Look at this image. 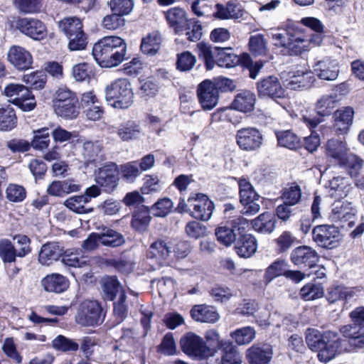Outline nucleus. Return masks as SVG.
<instances>
[{
	"mask_svg": "<svg viewBox=\"0 0 364 364\" xmlns=\"http://www.w3.org/2000/svg\"><path fill=\"white\" fill-rule=\"evenodd\" d=\"M302 25L321 33L323 26L320 20L314 17L303 18L301 22L288 19L282 29L272 33L276 46L283 47L290 55H299L304 50V35Z\"/></svg>",
	"mask_w": 364,
	"mask_h": 364,
	"instance_id": "nucleus-1",
	"label": "nucleus"
},
{
	"mask_svg": "<svg viewBox=\"0 0 364 364\" xmlns=\"http://www.w3.org/2000/svg\"><path fill=\"white\" fill-rule=\"evenodd\" d=\"M306 343L309 349L318 353V360L324 363L348 351L347 339L340 338L337 332L331 331H320L309 328L306 331Z\"/></svg>",
	"mask_w": 364,
	"mask_h": 364,
	"instance_id": "nucleus-2",
	"label": "nucleus"
},
{
	"mask_svg": "<svg viewBox=\"0 0 364 364\" xmlns=\"http://www.w3.org/2000/svg\"><path fill=\"white\" fill-rule=\"evenodd\" d=\"M127 43L119 36H107L98 40L93 46L92 54L101 68L118 66L128 58Z\"/></svg>",
	"mask_w": 364,
	"mask_h": 364,
	"instance_id": "nucleus-3",
	"label": "nucleus"
},
{
	"mask_svg": "<svg viewBox=\"0 0 364 364\" xmlns=\"http://www.w3.org/2000/svg\"><path fill=\"white\" fill-rule=\"evenodd\" d=\"M55 113L61 118L72 120L80 114V102L75 92L67 87L59 88L53 100Z\"/></svg>",
	"mask_w": 364,
	"mask_h": 364,
	"instance_id": "nucleus-4",
	"label": "nucleus"
},
{
	"mask_svg": "<svg viewBox=\"0 0 364 364\" xmlns=\"http://www.w3.org/2000/svg\"><path fill=\"white\" fill-rule=\"evenodd\" d=\"M351 323L343 326L341 333L347 339L348 350L350 347H364V306L354 309L350 314Z\"/></svg>",
	"mask_w": 364,
	"mask_h": 364,
	"instance_id": "nucleus-5",
	"label": "nucleus"
},
{
	"mask_svg": "<svg viewBox=\"0 0 364 364\" xmlns=\"http://www.w3.org/2000/svg\"><path fill=\"white\" fill-rule=\"evenodd\" d=\"M133 97L131 84L126 78L114 80L105 90V99L114 108H128L133 102Z\"/></svg>",
	"mask_w": 364,
	"mask_h": 364,
	"instance_id": "nucleus-6",
	"label": "nucleus"
},
{
	"mask_svg": "<svg viewBox=\"0 0 364 364\" xmlns=\"http://www.w3.org/2000/svg\"><path fill=\"white\" fill-rule=\"evenodd\" d=\"M105 316L106 312L98 301L87 300L80 304L75 321L82 326L95 327L104 322Z\"/></svg>",
	"mask_w": 364,
	"mask_h": 364,
	"instance_id": "nucleus-7",
	"label": "nucleus"
},
{
	"mask_svg": "<svg viewBox=\"0 0 364 364\" xmlns=\"http://www.w3.org/2000/svg\"><path fill=\"white\" fill-rule=\"evenodd\" d=\"M238 186L240 202L242 205L241 213L242 215L248 216L255 215L260 210V196L246 178H240Z\"/></svg>",
	"mask_w": 364,
	"mask_h": 364,
	"instance_id": "nucleus-8",
	"label": "nucleus"
},
{
	"mask_svg": "<svg viewBox=\"0 0 364 364\" xmlns=\"http://www.w3.org/2000/svg\"><path fill=\"white\" fill-rule=\"evenodd\" d=\"M248 226V220L243 217L232 220L229 225L218 226L215 231L217 240L222 245L229 247L235 242L240 232Z\"/></svg>",
	"mask_w": 364,
	"mask_h": 364,
	"instance_id": "nucleus-9",
	"label": "nucleus"
},
{
	"mask_svg": "<svg viewBox=\"0 0 364 364\" xmlns=\"http://www.w3.org/2000/svg\"><path fill=\"white\" fill-rule=\"evenodd\" d=\"M312 237L318 246L331 250L339 245L340 231L333 225H317L312 230Z\"/></svg>",
	"mask_w": 364,
	"mask_h": 364,
	"instance_id": "nucleus-10",
	"label": "nucleus"
},
{
	"mask_svg": "<svg viewBox=\"0 0 364 364\" xmlns=\"http://www.w3.org/2000/svg\"><path fill=\"white\" fill-rule=\"evenodd\" d=\"M188 205L191 208L190 215L202 221H208L210 219L215 209V205L208 196L203 193H197L196 197H189Z\"/></svg>",
	"mask_w": 364,
	"mask_h": 364,
	"instance_id": "nucleus-11",
	"label": "nucleus"
},
{
	"mask_svg": "<svg viewBox=\"0 0 364 364\" xmlns=\"http://www.w3.org/2000/svg\"><path fill=\"white\" fill-rule=\"evenodd\" d=\"M236 142L240 149L246 151H254L259 149L263 141L262 132L255 127L240 129L236 133Z\"/></svg>",
	"mask_w": 364,
	"mask_h": 364,
	"instance_id": "nucleus-12",
	"label": "nucleus"
},
{
	"mask_svg": "<svg viewBox=\"0 0 364 364\" xmlns=\"http://www.w3.org/2000/svg\"><path fill=\"white\" fill-rule=\"evenodd\" d=\"M119 173L117 165L114 162H109L98 169L95 181L105 192L110 193L118 186Z\"/></svg>",
	"mask_w": 364,
	"mask_h": 364,
	"instance_id": "nucleus-13",
	"label": "nucleus"
},
{
	"mask_svg": "<svg viewBox=\"0 0 364 364\" xmlns=\"http://www.w3.org/2000/svg\"><path fill=\"white\" fill-rule=\"evenodd\" d=\"M180 346L182 351L190 357L198 359L208 358L205 341L193 332L186 333L181 337Z\"/></svg>",
	"mask_w": 364,
	"mask_h": 364,
	"instance_id": "nucleus-14",
	"label": "nucleus"
},
{
	"mask_svg": "<svg viewBox=\"0 0 364 364\" xmlns=\"http://www.w3.org/2000/svg\"><path fill=\"white\" fill-rule=\"evenodd\" d=\"M258 97L261 99H282L285 97V90L282 86L279 79L269 75L257 82Z\"/></svg>",
	"mask_w": 364,
	"mask_h": 364,
	"instance_id": "nucleus-15",
	"label": "nucleus"
},
{
	"mask_svg": "<svg viewBox=\"0 0 364 364\" xmlns=\"http://www.w3.org/2000/svg\"><path fill=\"white\" fill-rule=\"evenodd\" d=\"M291 262L300 268L313 269L317 267L319 255L312 247L301 245L294 248L290 255Z\"/></svg>",
	"mask_w": 364,
	"mask_h": 364,
	"instance_id": "nucleus-16",
	"label": "nucleus"
},
{
	"mask_svg": "<svg viewBox=\"0 0 364 364\" xmlns=\"http://www.w3.org/2000/svg\"><path fill=\"white\" fill-rule=\"evenodd\" d=\"M333 104L334 100L331 97H323L316 103V115L310 114L302 117L304 122L311 132L322 122L323 117L329 116L333 113Z\"/></svg>",
	"mask_w": 364,
	"mask_h": 364,
	"instance_id": "nucleus-17",
	"label": "nucleus"
},
{
	"mask_svg": "<svg viewBox=\"0 0 364 364\" xmlns=\"http://www.w3.org/2000/svg\"><path fill=\"white\" fill-rule=\"evenodd\" d=\"M197 96L204 110H211L218 103L219 94L210 80H205L198 85Z\"/></svg>",
	"mask_w": 364,
	"mask_h": 364,
	"instance_id": "nucleus-18",
	"label": "nucleus"
},
{
	"mask_svg": "<svg viewBox=\"0 0 364 364\" xmlns=\"http://www.w3.org/2000/svg\"><path fill=\"white\" fill-rule=\"evenodd\" d=\"M17 28L19 31L35 41H41L47 36L46 26L38 19L23 18L18 21Z\"/></svg>",
	"mask_w": 364,
	"mask_h": 364,
	"instance_id": "nucleus-19",
	"label": "nucleus"
},
{
	"mask_svg": "<svg viewBox=\"0 0 364 364\" xmlns=\"http://www.w3.org/2000/svg\"><path fill=\"white\" fill-rule=\"evenodd\" d=\"M7 58L9 63L18 70H28L33 64L31 53L19 46H13L9 48Z\"/></svg>",
	"mask_w": 364,
	"mask_h": 364,
	"instance_id": "nucleus-20",
	"label": "nucleus"
},
{
	"mask_svg": "<svg viewBox=\"0 0 364 364\" xmlns=\"http://www.w3.org/2000/svg\"><path fill=\"white\" fill-rule=\"evenodd\" d=\"M234 248L240 257L249 258L257 251V240L252 234L247 233L245 228L238 235Z\"/></svg>",
	"mask_w": 364,
	"mask_h": 364,
	"instance_id": "nucleus-21",
	"label": "nucleus"
},
{
	"mask_svg": "<svg viewBox=\"0 0 364 364\" xmlns=\"http://www.w3.org/2000/svg\"><path fill=\"white\" fill-rule=\"evenodd\" d=\"M216 11L214 16L219 19H235L245 18L247 13L244 10L242 5L235 1H228L226 4H217Z\"/></svg>",
	"mask_w": 364,
	"mask_h": 364,
	"instance_id": "nucleus-22",
	"label": "nucleus"
},
{
	"mask_svg": "<svg viewBox=\"0 0 364 364\" xmlns=\"http://www.w3.org/2000/svg\"><path fill=\"white\" fill-rule=\"evenodd\" d=\"M314 70L320 79L328 81L335 80L339 73L338 63L336 60L326 58L315 63Z\"/></svg>",
	"mask_w": 364,
	"mask_h": 364,
	"instance_id": "nucleus-23",
	"label": "nucleus"
},
{
	"mask_svg": "<svg viewBox=\"0 0 364 364\" xmlns=\"http://www.w3.org/2000/svg\"><path fill=\"white\" fill-rule=\"evenodd\" d=\"M64 253V247L58 242H50L42 245L38 261L42 265L48 266L54 261H58Z\"/></svg>",
	"mask_w": 364,
	"mask_h": 364,
	"instance_id": "nucleus-24",
	"label": "nucleus"
},
{
	"mask_svg": "<svg viewBox=\"0 0 364 364\" xmlns=\"http://www.w3.org/2000/svg\"><path fill=\"white\" fill-rule=\"evenodd\" d=\"M28 249L20 248L18 250L9 239L0 240V258L4 265L16 262L18 257L23 258L27 255Z\"/></svg>",
	"mask_w": 364,
	"mask_h": 364,
	"instance_id": "nucleus-25",
	"label": "nucleus"
},
{
	"mask_svg": "<svg viewBox=\"0 0 364 364\" xmlns=\"http://www.w3.org/2000/svg\"><path fill=\"white\" fill-rule=\"evenodd\" d=\"M151 209L144 205H136L132 214L131 226L136 232H145L151 220Z\"/></svg>",
	"mask_w": 364,
	"mask_h": 364,
	"instance_id": "nucleus-26",
	"label": "nucleus"
},
{
	"mask_svg": "<svg viewBox=\"0 0 364 364\" xmlns=\"http://www.w3.org/2000/svg\"><path fill=\"white\" fill-rule=\"evenodd\" d=\"M69 281L63 275L58 273L47 274L41 280V285L48 292L60 294L69 287Z\"/></svg>",
	"mask_w": 364,
	"mask_h": 364,
	"instance_id": "nucleus-27",
	"label": "nucleus"
},
{
	"mask_svg": "<svg viewBox=\"0 0 364 364\" xmlns=\"http://www.w3.org/2000/svg\"><path fill=\"white\" fill-rule=\"evenodd\" d=\"M190 314L194 321L201 323H215L220 318L215 308L206 304L194 305Z\"/></svg>",
	"mask_w": 364,
	"mask_h": 364,
	"instance_id": "nucleus-28",
	"label": "nucleus"
},
{
	"mask_svg": "<svg viewBox=\"0 0 364 364\" xmlns=\"http://www.w3.org/2000/svg\"><path fill=\"white\" fill-rule=\"evenodd\" d=\"M215 65L220 68H231L239 65L240 58L232 52L230 47H214Z\"/></svg>",
	"mask_w": 364,
	"mask_h": 364,
	"instance_id": "nucleus-29",
	"label": "nucleus"
},
{
	"mask_svg": "<svg viewBox=\"0 0 364 364\" xmlns=\"http://www.w3.org/2000/svg\"><path fill=\"white\" fill-rule=\"evenodd\" d=\"M356 210L348 201H336L333 204L330 218L333 222L350 221L355 215Z\"/></svg>",
	"mask_w": 364,
	"mask_h": 364,
	"instance_id": "nucleus-30",
	"label": "nucleus"
},
{
	"mask_svg": "<svg viewBox=\"0 0 364 364\" xmlns=\"http://www.w3.org/2000/svg\"><path fill=\"white\" fill-rule=\"evenodd\" d=\"M255 95L250 90H244L235 95L231 107L242 112H250L255 108Z\"/></svg>",
	"mask_w": 364,
	"mask_h": 364,
	"instance_id": "nucleus-31",
	"label": "nucleus"
},
{
	"mask_svg": "<svg viewBox=\"0 0 364 364\" xmlns=\"http://www.w3.org/2000/svg\"><path fill=\"white\" fill-rule=\"evenodd\" d=\"M272 358L270 348L252 346L246 351V358L249 364H269Z\"/></svg>",
	"mask_w": 364,
	"mask_h": 364,
	"instance_id": "nucleus-32",
	"label": "nucleus"
},
{
	"mask_svg": "<svg viewBox=\"0 0 364 364\" xmlns=\"http://www.w3.org/2000/svg\"><path fill=\"white\" fill-rule=\"evenodd\" d=\"M278 145L290 150H297L302 146L301 138L293 131L280 130L275 132Z\"/></svg>",
	"mask_w": 364,
	"mask_h": 364,
	"instance_id": "nucleus-33",
	"label": "nucleus"
},
{
	"mask_svg": "<svg viewBox=\"0 0 364 364\" xmlns=\"http://www.w3.org/2000/svg\"><path fill=\"white\" fill-rule=\"evenodd\" d=\"M100 230L102 245L116 248L125 244L126 239L122 233L107 226H102Z\"/></svg>",
	"mask_w": 364,
	"mask_h": 364,
	"instance_id": "nucleus-34",
	"label": "nucleus"
},
{
	"mask_svg": "<svg viewBox=\"0 0 364 364\" xmlns=\"http://www.w3.org/2000/svg\"><path fill=\"white\" fill-rule=\"evenodd\" d=\"M326 154L334 163L338 164L348 154L346 144L340 139H328L326 144Z\"/></svg>",
	"mask_w": 364,
	"mask_h": 364,
	"instance_id": "nucleus-35",
	"label": "nucleus"
},
{
	"mask_svg": "<svg viewBox=\"0 0 364 364\" xmlns=\"http://www.w3.org/2000/svg\"><path fill=\"white\" fill-rule=\"evenodd\" d=\"M88 203L82 194L73 196L63 202L65 207L79 215L88 214L94 211L92 207L87 205Z\"/></svg>",
	"mask_w": 364,
	"mask_h": 364,
	"instance_id": "nucleus-36",
	"label": "nucleus"
},
{
	"mask_svg": "<svg viewBox=\"0 0 364 364\" xmlns=\"http://www.w3.org/2000/svg\"><path fill=\"white\" fill-rule=\"evenodd\" d=\"M289 79L287 81V87L290 90H296L306 89L310 87L311 75L310 73L301 70L289 72Z\"/></svg>",
	"mask_w": 364,
	"mask_h": 364,
	"instance_id": "nucleus-37",
	"label": "nucleus"
},
{
	"mask_svg": "<svg viewBox=\"0 0 364 364\" xmlns=\"http://www.w3.org/2000/svg\"><path fill=\"white\" fill-rule=\"evenodd\" d=\"M168 23L174 27L177 33L182 32L183 26L188 21L186 16V11L179 7L169 9L164 13Z\"/></svg>",
	"mask_w": 364,
	"mask_h": 364,
	"instance_id": "nucleus-38",
	"label": "nucleus"
},
{
	"mask_svg": "<svg viewBox=\"0 0 364 364\" xmlns=\"http://www.w3.org/2000/svg\"><path fill=\"white\" fill-rule=\"evenodd\" d=\"M17 117L10 105L0 106V130L9 132L16 127Z\"/></svg>",
	"mask_w": 364,
	"mask_h": 364,
	"instance_id": "nucleus-39",
	"label": "nucleus"
},
{
	"mask_svg": "<svg viewBox=\"0 0 364 364\" xmlns=\"http://www.w3.org/2000/svg\"><path fill=\"white\" fill-rule=\"evenodd\" d=\"M276 220L268 212L260 214L252 221L253 228L261 233H271L275 229Z\"/></svg>",
	"mask_w": 364,
	"mask_h": 364,
	"instance_id": "nucleus-40",
	"label": "nucleus"
},
{
	"mask_svg": "<svg viewBox=\"0 0 364 364\" xmlns=\"http://www.w3.org/2000/svg\"><path fill=\"white\" fill-rule=\"evenodd\" d=\"M196 47L198 58L203 61L205 69L207 70H213L215 65L214 47L204 41L198 43Z\"/></svg>",
	"mask_w": 364,
	"mask_h": 364,
	"instance_id": "nucleus-41",
	"label": "nucleus"
},
{
	"mask_svg": "<svg viewBox=\"0 0 364 364\" xmlns=\"http://www.w3.org/2000/svg\"><path fill=\"white\" fill-rule=\"evenodd\" d=\"M104 298L114 301L120 291L124 290L116 276L107 277L102 279V284Z\"/></svg>",
	"mask_w": 364,
	"mask_h": 364,
	"instance_id": "nucleus-42",
	"label": "nucleus"
},
{
	"mask_svg": "<svg viewBox=\"0 0 364 364\" xmlns=\"http://www.w3.org/2000/svg\"><path fill=\"white\" fill-rule=\"evenodd\" d=\"M287 262L284 259H277L266 269L263 277L264 283L267 285L273 279L279 277L284 276L287 271Z\"/></svg>",
	"mask_w": 364,
	"mask_h": 364,
	"instance_id": "nucleus-43",
	"label": "nucleus"
},
{
	"mask_svg": "<svg viewBox=\"0 0 364 364\" xmlns=\"http://www.w3.org/2000/svg\"><path fill=\"white\" fill-rule=\"evenodd\" d=\"M52 346L58 351L68 353L78 350L80 344L76 340L60 334L52 341Z\"/></svg>",
	"mask_w": 364,
	"mask_h": 364,
	"instance_id": "nucleus-44",
	"label": "nucleus"
},
{
	"mask_svg": "<svg viewBox=\"0 0 364 364\" xmlns=\"http://www.w3.org/2000/svg\"><path fill=\"white\" fill-rule=\"evenodd\" d=\"M274 242L277 253L284 254L287 252L295 244H297L299 240L291 232L284 231L274 240Z\"/></svg>",
	"mask_w": 364,
	"mask_h": 364,
	"instance_id": "nucleus-45",
	"label": "nucleus"
},
{
	"mask_svg": "<svg viewBox=\"0 0 364 364\" xmlns=\"http://www.w3.org/2000/svg\"><path fill=\"white\" fill-rule=\"evenodd\" d=\"M58 27L66 37L83 31L82 21L75 16H70L63 18L59 22Z\"/></svg>",
	"mask_w": 364,
	"mask_h": 364,
	"instance_id": "nucleus-46",
	"label": "nucleus"
},
{
	"mask_svg": "<svg viewBox=\"0 0 364 364\" xmlns=\"http://www.w3.org/2000/svg\"><path fill=\"white\" fill-rule=\"evenodd\" d=\"M340 167L346 169L351 178L357 177L363 166L361 159L353 154H347L342 161L337 164Z\"/></svg>",
	"mask_w": 364,
	"mask_h": 364,
	"instance_id": "nucleus-47",
	"label": "nucleus"
},
{
	"mask_svg": "<svg viewBox=\"0 0 364 364\" xmlns=\"http://www.w3.org/2000/svg\"><path fill=\"white\" fill-rule=\"evenodd\" d=\"M161 38L159 33H152L142 38L140 49L146 55H154L159 50Z\"/></svg>",
	"mask_w": 364,
	"mask_h": 364,
	"instance_id": "nucleus-48",
	"label": "nucleus"
},
{
	"mask_svg": "<svg viewBox=\"0 0 364 364\" xmlns=\"http://www.w3.org/2000/svg\"><path fill=\"white\" fill-rule=\"evenodd\" d=\"M12 103L23 112H31L36 107V101L32 92L27 89L19 97H15Z\"/></svg>",
	"mask_w": 364,
	"mask_h": 364,
	"instance_id": "nucleus-49",
	"label": "nucleus"
},
{
	"mask_svg": "<svg viewBox=\"0 0 364 364\" xmlns=\"http://www.w3.org/2000/svg\"><path fill=\"white\" fill-rule=\"evenodd\" d=\"M141 133L140 126L134 121H129L120 125L117 134L123 141L135 139L139 137Z\"/></svg>",
	"mask_w": 364,
	"mask_h": 364,
	"instance_id": "nucleus-50",
	"label": "nucleus"
},
{
	"mask_svg": "<svg viewBox=\"0 0 364 364\" xmlns=\"http://www.w3.org/2000/svg\"><path fill=\"white\" fill-rule=\"evenodd\" d=\"M353 293L347 287L342 285H332L327 289L326 298L329 303H335L339 300L348 299L353 296Z\"/></svg>",
	"mask_w": 364,
	"mask_h": 364,
	"instance_id": "nucleus-51",
	"label": "nucleus"
},
{
	"mask_svg": "<svg viewBox=\"0 0 364 364\" xmlns=\"http://www.w3.org/2000/svg\"><path fill=\"white\" fill-rule=\"evenodd\" d=\"M31 146L36 150H43L48 147L50 144L49 128L43 127L33 131V136Z\"/></svg>",
	"mask_w": 364,
	"mask_h": 364,
	"instance_id": "nucleus-52",
	"label": "nucleus"
},
{
	"mask_svg": "<svg viewBox=\"0 0 364 364\" xmlns=\"http://www.w3.org/2000/svg\"><path fill=\"white\" fill-rule=\"evenodd\" d=\"M122 178L127 183H133L140 176L139 161H132L120 165L119 168Z\"/></svg>",
	"mask_w": 364,
	"mask_h": 364,
	"instance_id": "nucleus-53",
	"label": "nucleus"
},
{
	"mask_svg": "<svg viewBox=\"0 0 364 364\" xmlns=\"http://www.w3.org/2000/svg\"><path fill=\"white\" fill-rule=\"evenodd\" d=\"M202 30L200 21L195 18L188 19L182 28V31H185L186 38L192 42H196L201 38Z\"/></svg>",
	"mask_w": 364,
	"mask_h": 364,
	"instance_id": "nucleus-54",
	"label": "nucleus"
},
{
	"mask_svg": "<svg viewBox=\"0 0 364 364\" xmlns=\"http://www.w3.org/2000/svg\"><path fill=\"white\" fill-rule=\"evenodd\" d=\"M127 294L124 290L119 292V296L117 301L113 303V314L115 320L118 323L125 320L128 315V306L126 303Z\"/></svg>",
	"mask_w": 364,
	"mask_h": 364,
	"instance_id": "nucleus-55",
	"label": "nucleus"
},
{
	"mask_svg": "<svg viewBox=\"0 0 364 364\" xmlns=\"http://www.w3.org/2000/svg\"><path fill=\"white\" fill-rule=\"evenodd\" d=\"M196 63V56L188 50L183 51L176 55V67L181 72L190 71Z\"/></svg>",
	"mask_w": 364,
	"mask_h": 364,
	"instance_id": "nucleus-56",
	"label": "nucleus"
},
{
	"mask_svg": "<svg viewBox=\"0 0 364 364\" xmlns=\"http://www.w3.org/2000/svg\"><path fill=\"white\" fill-rule=\"evenodd\" d=\"M299 295L305 301L315 300L323 296V288L320 284L308 283L300 289Z\"/></svg>",
	"mask_w": 364,
	"mask_h": 364,
	"instance_id": "nucleus-57",
	"label": "nucleus"
},
{
	"mask_svg": "<svg viewBox=\"0 0 364 364\" xmlns=\"http://www.w3.org/2000/svg\"><path fill=\"white\" fill-rule=\"evenodd\" d=\"M23 81L30 85L31 89L41 90L47 81V75L44 71H36L28 75H24Z\"/></svg>",
	"mask_w": 364,
	"mask_h": 364,
	"instance_id": "nucleus-58",
	"label": "nucleus"
},
{
	"mask_svg": "<svg viewBox=\"0 0 364 364\" xmlns=\"http://www.w3.org/2000/svg\"><path fill=\"white\" fill-rule=\"evenodd\" d=\"M230 336L238 345H245L255 338V331L253 328L246 326L236 329L230 333Z\"/></svg>",
	"mask_w": 364,
	"mask_h": 364,
	"instance_id": "nucleus-59",
	"label": "nucleus"
},
{
	"mask_svg": "<svg viewBox=\"0 0 364 364\" xmlns=\"http://www.w3.org/2000/svg\"><path fill=\"white\" fill-rule=\"evenodd\" d=\"M152 258L166 259L171 252V247L163 240H158L150 245Z\"/></svg>",
	"mask_w": 364,
	"mask_h": 364,
	"instance_id": "nucleus-60",
	"label": "nucleus"
},
{
	"mask_svg": "<svg viewBox=\"0 0 364 364\" xmlns=\"http://www.w3.org/2000/svg\"><path fill=\"white\" fill-rule=\"evenodd\" d=\"M205 338L207 356H213L221 347L220 336L215 330H209L205 332Z\"/></svg>",
	"mask_w": 364,
	"mask_h": 364,
	"instance_id": "nucleus-61",
	"label": "nucleus"
},
{
	"mask_svg": "<svg viewBox=\"0 0 364 364\" xmlns=\"http://www.w3.org/2000/svg\"><path fill=\"white\" fill-rule=\"evenodd\" d=\"M26 190L21 185L10 183L6 189V198L12 203H21L26 198Z\"/></svg>",
	"mask_w": 364,
	"mask_h": 364,
	"instance_id": "nucleus-62",
	"label": "nucleus"
},
{
	"mask_svg": "<svg viewBox=\"0 0 364 364\" xmlns=\"http://www.w3.org/2000/svg\"><path fill=\"white\" fill-rule=\"evenodd\" d=\"M249 48L252 55H263L267 51V43L262 34L251 36L249 39Z\"/></svg>",
	"mask_w": 364,
	"mask_h": 364,
	"instance_id": "nucleus-63",
	"label": "nucleus"
},
{
	"mask_svg": "<svg viewBox=\"0 0 364 364\" xmlns=\"http://www.w3.org/2000/svg\"><path fill=\"white\" fill-rule=\"evenodd\" d=\"M157 352L164 355L176 354V345L172 333L168 332L164 335L161 343L157 346Z\"/></svg>",
	"mask_w": 364,
	"mask_h": 364,
	"instance_id": "nucleus-64",
	"label": "nucleus"
}]
</instances>
